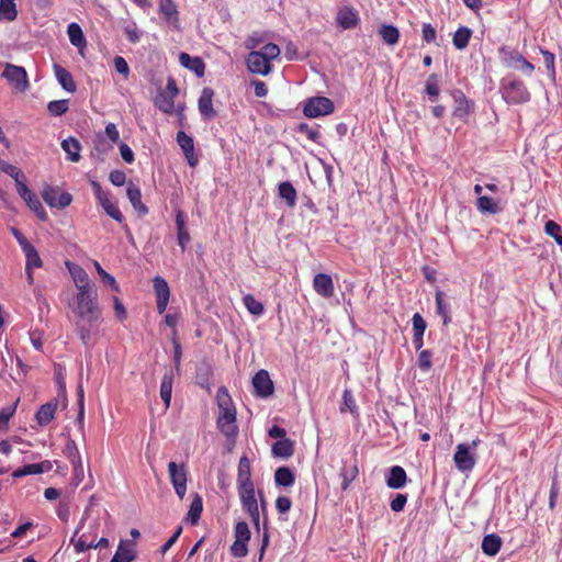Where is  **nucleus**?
Listing matches in <instances>:
<instances>
[{"label":"nucleus","instance_id":"9d476101","mask_svg":"<svg viewBox=\"0 0 562 562\" xmlns=\"http://www.w3.org/2000/svg\"><path fill=\"white\" fill-rule=\"evenodd\" d=\"M168 473L170 476V482L175 488L176 494L180 499H183L187 493V469L184 464L178 465L176 462L171 461L168 464Z\"/></svg>","mask_w":562,"mask_h":562},{"label":"nucleus","instance_id":"f704fd0d","mask_svg":"<svg viewBox=\"0 0 562 562\" xmlns=\"http://www.w3.org/2000/svg\"><path fill=\"white\" fill-rule=\"evenodd\" d=\"M67 34L71 45L75 47L82 49L87 45L86 37L83 32L78 23H70L67 27Z\"/></svg>","mask_w":562,"mask_h":562},{"label":"nucleus","instance_id":"bf43d9fd","mask_svg":"<svg viewBox=\"0 0 562 562\" xmlns=\"http://www.w3.org/2000/svg\"><path fill=\"white\" fill-rule=\"evenodd\" d=\"M431 356L432 355L430 350L425 349L419 351L417 357V366L422 371L427 372L431 369Z\"/></svg>","mask_w":562,"mask_h":562},{"label":"nucleus","instance_id":"6e6d98bb","mask_svg":"<svg viewBox=\"0 0 562 562\" xmlns=\"http://www.w3.org/2000/svg\"><path fill=\"white\" fill-rule=\"evenodd\" d=\"M234 537L236 541L248 543L251 532L246 521H238L234 528Z\"/></svg>","mask_w":562,"mask_h":562},{"label":"nucleus","instance_id":"37998d69","mask_svg":"<svg viewBox=\"0 0 562 562\" xmlns=\"http://www.w3.org/2000/svg\"><path fill=\"white\" fill-rule=\"evenodd\" d=\"M279 195L285 200L288 206L293 207L295 205L297 193L291 182L284 181L279 184Z\"/></svg>","mask_w":562,"mask_h":562},{"label":"nucleus","instance_id":"a18cd8bd","mask_svg":"<svg viewBox=\"0 0 562 562\" xmlns=\"http://www.w3.org/2000/svg\"><path fill=\"white\" fill-rule=\"evenodd\" d=\"M472 31L467 26L459 27L452 38V43L457 49H464L469 45Z\"/></svg>","mask_w":562,"mask_h":562},{"label":"nucleus","instance_id":"5fc2aeb1","mask_svg":"<svg viewBox=\"0 0 562 562\" xmlns=\"http://www.w3.org/2000/svg\"><path fill=\"white\" fill-rule=\"evenodd\" d=\"M425 92L430 97L431 101H435L439 93V76L437 74H431L426 81Z\"/></svg>","mask_w":562,"mask_h":562},{"label":"nucleus","instance_id":"de8ad7c7","mask_svg":"<svg viewBox=\"0 0 562 562\" xmlns=\"http://www.w3.org/2000/svg\"><path fill=\"white\" fill-rule=\"evenodd\" d=\"M24 201L41 221L44 222L47 220V213L35 193L32 192Z\"/></svg>","mask_w":562,"mask_h":562},{"label":"nucleus","instance_id":"c03bdc74","mask_svg":"<svg viewBox=\"0 0 562 562\" xmlns=\"http://www.w3.org/2000/svg\"><path fill=\"white\" fill-rule=\"evenodd\" d=\"M383 42L387 45H395L400 40V31L394 25H381L378 31Z\"/></svg>","mask_w":562,"mask_h":562},{"label":"nucleus","instance_id":"603ef678","mask_svg":"<svg viewBox=\"0 0 562 562\" xmlns=\"http://www.w3.org/2000/svg\"><path fill=\"white\" fill-rule=\"evenodd\" d=\"M203 510V503L202 498L196 494L194 499L191 502L189 512H188V519L191 522V525H196L201 514Z\"/></svg>","mask_w":562,"mask_h":562},{"label":"nucleus","instance_id":"680f3d73","mask_svg":"<svg viewBox=\"0 0 562 562\" xmlns=\"http://www.w3.org/2000/svg\"><path fill=\"white\" fill-rule=\"evenodd\" d=\"M95 266V269L99 273V276L101 277V280L109 286L112 288V290L114 291H119V285L116 283V280L113 276H111L110 273H108L101 266L99 262H95L94 263Z\"/></svg>","mask_w":562,"mask_h":562},{"label":"nucleus","instance_id":"c85d7f7f","mask_svg":"<svg viewBox=\"0 0 562 562\" xmlns=\"http://www.w3.org/2000/svg\"><path fill=\"white\" fill-rule=\"evenodd\" d=\"M54 72L57 81L67 92L72 93L76 91V83L72 75L66 68L58 64H54Z\"/></svg>","mask_w":562,"mask_h":562},{"label":"nucleus","instance_id":"6e6552de","mask_svg":"<svg viewBox=\"0 0 562 562\" xmlns=\"http://www.w3.org/2000/svg\"><path fill=\"white\" fill-rule=\"evenodd\" d=\"M2 77L20 92H25L30 85L26 70L13 64H7Z\"/></svg>","mask_w":562,"mask_h":562},{"label":"nucleus","instance_id":"f257e3e1","mask_svg":"<svg viewBox=\"0 0 562 562\" xmlns=\"http://www.w3.org/2000/svg\"><path fill=\"white\" fill-rule=\"evenodd\" d=\"M70 307L77 317L76 329L81 342L85 346H92L93 336L102 321L97 289L78 291Z\"/></svg>","mask_w":562,"mask_h":562},{"label":"nucleus","instance_id":"09e8293b","mask_svg":"<svg viewBox=\"0 0 562 562\" xmlns=\"http://www.w3.org/2000/svg\"><path fill=\"white\" fill-rule=\"evenodd\" d=\"M63 452H64V456L69 460L71 465L82 462L81 454H80L77 443L74 439H71V438L67 439V442L65 445Z\"/></svg>","mask_w":562,"mask_h":562},{"label":"nucleus","instance_id":"4be33fe9","mask_svg":"<svg viewBox=\"0 0 562 562\" xmlns=\"http://www.w3.org/2000/svg\"><path fill=\"white\" fill-rule=\"evenodd\" d=\"M58 398H54L43 405L35 413V419L41 427L47 426L55 417L58 408Z\"/></svg>","mask_w":562,"mask_h":562},{"label":"nucleus","instance_id":"13d9d810","mask_svg":"<svg viewBox=\"0 0 562 562\" xmlns=\"http://www.w3.org/2000/svg\"><path fill=\"white\" fill-rule=\"evenodd\" d=\"M544 232L552 237L558 245L562 246V235H560L561 226L558 223L548 221L544 225Z\"/></svg>","mask_w":562,"mask_h":562},{"label":"nucleus","instance_id":"7ed1b4c3","mask_svg":"<svg viewBox=\"0 0 562 562\" xmlns=\"http://www.w3.org/2000/svg\"><path fill=\"white\" fill-rule=\"evenodd\" d=\"M499 91L502 98L508 104H524L530 101L531 94L522 80L507 77L501 81Z\"/></svg>","mask_w":562,"mask_h":562},{"label":"nucleus","instance_id":"5701e85b","mask_svg":"<svg viewBox=\"0 0 562 562\" xmlns=\"http://www.w3.org/2000/svg\"><path fill=\"white\" fill-rule=\"evenodd\" d=\"M135 559V542L133 540H121L117 550L110 562H133Z\"/></svg>","mask_w":562,"mask_h":562},{"label":"nucleus","instance_id":"ddd939ff","mask_svg":"<svg viewBox=\"0 0 562 562\" xmlns=\"http://www.w3.org/2000/svg\"><path fill=\"white\" fill-rule=\"evenodd\" d=\"M215 92L210 87H204L198 100V108L204 120H211L217 116V111L213 108V98Z\"/></svg>","mask_w":562,"mask_h":562},{"label":"nucleus","instance_id":"8fccbe9b","mask_svg":"<svg viewBox=\"0 0 562 562\" xmlns=\"http://www.w3.org/2000/svg\"><path fill=\"white\" fill-rule=\"evenodd\" d=\"M435 300H436L437 314L442 317V321H443L442 323L445 326H447L451 322V316L449 313L448 305L445 303V300H443V292L437 291L436 295H435Z\"/></svg>","mask_w":562,"mask_h":562},{"label":"nucleus","instance_id":"f03ea898","mask_svg":"<svg viewBox=\"0 0 562 562\" xmlns=\"http://www.w3.org/2000/svg\"><path fill=\"white\" fill-rule=\"evenodd\" d=\"M216 403L218 406L216 426L227 439L235 440L238 435L237 412L226 386L218 387Z\"/></svg>","mask_w":562,"mask_h":562},{"label":"nucleus","instance_id":"f8f14e48","mask_svg":"<svg viewBox=\"0 0 562 562\" xmlns=\"http://www.w3.org/2000/svg\"><path fill=\"white\" fill-rule=\"evenodd\" d=\"M451 95L454 101L453 117L464 123L468 122L470 114L473 112L474 102L469 100L461 90H453Z\"/></svg>","mask_w":562,"mask_h":562},{"label":"nucleus","instance_id":"e2e57ef3","mask_svg":"<svg viewBox=\"0 0 562 562\" xmlns=\"http://www.w3.org/2000/svg\"><path fill=\"white\" fill-rule=\"evenodd\" d=\"M560 494V485L558 480V474H554L552 477L550 495H549V508L553 510L557 506V499Z\"/></svg>","mask_w":562,"mask_h":562},{"label":"nucleus","instance_id":"864d4df0","mask_svg":"<svg viewBox=\"0 0 562 562\" xmlns=\"http://www.w3.org/2000/svg\"><path fill=\"white\" fill-rule=\"evenodd\" d=\"M47 110L53 116H60L69 110V100H54L48 102Z\"/></svg>","mask_w":562,"mask_h":562},{"label":"nucleus","instance_id":"0eeeda50","mask_svg":"<svg viewBox=\"0 0 562 562\" xmlns=\"http://www.w3.org/2000/svg\"><path fill=\"white\" fill-rule=\"evenodd\" d=\"M42 198L49 207L65 209L72 202V195L60 191L58 187L46 186L42 190Z\"/></svg>","mask_w":562,"mask_h":562},{"label":"nucleus","instance_id":"4c0bfd02","mask_svg":"<svg viewBox=\"0 0 562 562\" xmlns=\"http://www.w3.org/2000/svg\"><path fill=\"white\" fill-rule=\"evenodd\" d=\"M155 106L165 114H172L175 111V99L170 94H166L165 92H159L155 100Z\"/></svg>","mask_w":562,"mask_h":562},{"label":"nucleus","instance_id":"39448f33","mask_svg":"<svg viewBox=\"0 0 562 562\" xmlns=\"http://www.w3.org/2000/svg\"><path fill=\"white\" fill-rule=\"evenodd\" d=\"M335 110L334 102L326 97H314L306 100L303 108L305 116L314 119L331 114Z\"/></svg>","mask_w":562,"mask_h":562},{"label":"nucleus","instance_id":"79ce46f5","mask_svg":"<svg viewBox=\"0 0 562 562\" xmlns=\"http://www.w3.org/2000/svg\"><path fill=\"white\" fill-rule=\"evenodd\" d=\"M16 16L15 0H0V21L12 22Z\"/></svg>","mask_w":562,"mask_h":562},{"label":"nucleus","instance_id":"2f4dec72","mask_svg":"<svg viewBox=\"0 0 562 562\" xmlns=\"http://www.w3.org/2000/svg\"><path fill=\"white\" fill-rule=\"evenodd\" d=\"M176 225H177V239L178 244L182 250L186 249L187 245L190 243V234L186 227V220L183 213L179 211L176 216Z\"/></svg>","mask_w":562,"mask_h":562},{"label":"nucleus","instance_id":"7c9ffc66","mask_svg":"<svg viewBox=\"0 0 562 562\" xmlns=\"http://www.w3.org/2000/svg\"><path fill=\"white\" fill-rule=\"evenodd\" d=\"M212 375L213 369L211 364L203 362L196 368L195 382L201 387L210 391Z\"/></svg>","mask_w":562,"mask_h":562},{"label":"nucleus","instance_id":"052dcab7","mask_svg":"<svg viewBox=\"0 0 562 562\" xmlns=\"http://www.w3.org/2000/svg\"><path fill=\"white\" fill-rule=\"evenodd\" d=\"M113 63H114L115 70L120 75H122L124 80H127L130 78L131 70H130V66H128L127 61L125 60V58L122 56H116V57H114Z\"/></svg>","mask_w":562,"mask_h":562},{"label":"nucleus","instance_id":"473e14b6","mask_svg":"<svg viewBox=\"0 0 562 562\" xmlns=\"http://www.w3.org/2000/svg\"><path fill=\"white\" fill-rule=\"evenodd\" d=\"M272 454L274 457H280L283 459H288L294 453V445L291 439L284 438L282 440H278L272 445Z\"/></svg>","mask_w":562,"mask_h":562},{"label":"nucleus","instance_id":"774afa93","mask_svg":"<svg viewBox=\"0 0 562 562\" xmlns=\"http://www.w3.org/2000/svg\"><path fill=\"white\" fill-rule=\"evenodd\" d=\"M299 132L305 134L307 136V138L313 140V142H316L319 138V136H321V133H319V131L317 128L311 127L306 123H301L299 125Z\"/></svg>","mask_w":562,"mask_h":562},{"label":"nucleus","instance_id":"49530a36","mask_svg":"<svg viewBox=\"0 0 562 562\" xmlns=\"http://www.w3.org/2000/svg\"><path fill=\"white\" fill-rule=\"evenodd\" d=\"M243 303L251 315L261 316L265 313L263 304L250 293L243 296Z\"/></svg>","mask_w":562,"mask_h":562},{"label":"nucleus","instance_id":"20e7f679","mask_svg":"<svg viewBox=\"0 0 562 562\" xmlns=\"http://www.w3.org/2000/svg\"><path fill=\"white\" fill-rule=\"evenodd\" d=\"M499 55L503 65L508 68L520 70L528 76L535 70V66L517 50L503 47L499 49Z\"/></svg>","mask_w":562,"mask_h":562},{"label":"nucleus","instance_id":"a878e982","mask_svg":"<svg viewBox=\"0 0 562 562\" xmlns=\"http://www.w3.org/2000/svg\"><path fill=\"white\" fill-rule=\"evenodd\" d=\"M52 469V463L49 461H43L41 463H32L26 464L21 468H18L13 473V479H20L26 475H34L47 472Z\"/></svg>","mask_w":562,"mask_h":562},{"label":"nucleus","instance_id":"cd10ccee","mask_svg":"<svg viewBox=\"0 0 562 562\" xmlns=\"http://www.w3.org/2000/svg\"><path fill=\"white\" fill-rule=\"evenodd\" d=\"M407 482L406 471L400 465H393L390 469L389 476L386 479V485L390 488L398 490L405 486Z\"/></svg>","mask_w":562,"mask_h":562},{"label":"nucleus","instance_id":"c756f323","mask_svg":"<svg viewBox=\"0 0 562 562\" xmlns=\"http://www.w3.org/2000/svg\"><path fill=\"white\" fill-rule=\"evenodd\" d=\"M482 551L488 557L496 555L502 548V539L496 533L486 535L482 540Z\"/></svg>","mask_w":562,"mask_h":562},{"label":"nucleus","instance_id":"9b49d317","mask_svg":"<svg viewBox=\"0 0 562 562\" xmlns=\"http://www.w3.org/2000/svg\"><path fill=\"white\" fill-rule=\"evenodd\" d=\"M456 468L460 472H470L474 469L476 459L474 452H471V446L459 443L453 456Z\"/></svg>","mask_w":562,"mask_h":562},{"label":"nucleus","instance_id":"4468645a","mask_svg":"<svg viewBox=\"0 0 562 562\" xmlns=\"http://www.w3.org/2000/svg\"><path fill=\"white\" fill-rule=\"evenodd\" d=\"M66 267L68 268L69 273L75 282L77 292L83 291V290L97 289L94 282H92L89 279L88 273L86 272V270L82 267H80L74 262H70V261H66Z\"/></svg>","mask_w":562,"mask_h":562},{"label":"nucleus","instance_id":"1a4fd4ad","mask_svg":"<svg viewBox=\"0 0 562 562\" xmlns=\"http://www.w3.org/2000/svg\"><path fill=\"white\" fill-rule=\"evenodd\" d=\"M238 494L240 497L243 508L248 512L255 528L259 530L260 515L258 502L255 496V487L238 488Z\"/></svg>","mask_w":562,"mask_h":562},{"label":"nucleus","instance_id":"aec40b11","mask_svg":"<svg viewBox=\"0 0 562 562\" xmlns=\"http://www.w3.org/2000/svg\"><path fill=\"white\" fill-rule=\"evenodd\" d=\"M314 291L323 297H331L335 292L334 282L329 274L317 273L313 280Z\"/></svg>","mask_w":562,"mask_h":562},{"label":"nucleus","instance_id":"2eb2a0df","mask_svg":"<svg viewBox=\"0 0 562 562\" xmlns=\"http://www.w3.org/2000/svg\"><path fill=\"white\" fill-rule=\"evenodd\" d=\"M79 529L76 530L74 537L71 538L70 542L75 547V551L77 553H81L87 551L91 548H108L109 547V540L106 538H101L97 543H94V540L97 538V532H93L91 539L88 537L87 533H82L77 540L75 537L77 536Z\"/></svg>","mask_w":562,"mask_h":562},{"label":"nucleus","instance_id":"338daca9","mask_svg":"<svg viewBox=\"0 0 562 562\" xmlns=\"http://www.w3.org/2000/svg\"><path fill=\"white\" fill-rule=\"evenodd\" d=\"M229 550L233 557L244 558L248 554V543L235 540Z\"/></svg>","mask_w":562,"mask_h":562},{"label":"nucleus","instance_id":"6ab92c4d","mask_svg":"<svg viewBox=\"0 0 562 562\" xmlns=\"http://www.w3.org/2000/svg\"><path fill=\"white\" fill-rule=\"evenodd\" d=\"M252 385L257 395L268 397L273 394V382L268 371L259 370L252 378Z\"/></svg>","mask_w":562,"mask_h":562},{"label":"nucleus","instance_id":"69168bd1","mask_svg":"<svg viewBox=\"0 0 562 562\" xmlns=\"http://www.w3.org/2000/svg\"><path fill=\"white\" fill-rule=\"evenodd\" d=\"M260 52H261V55H263V57H266L268 61H271V60L278 58V56L280 55V48L274 43H268L267 45H265L262 47V49Z\"/></svg>","mask_w":562,"mask_h":562},{"label":"nucleus","instance_id":"a19ab883","mask_svg":"<svg viewBox=\"0 0 562 562\" xmlns=\"http://www.w3.org/2000/svg\"><path fill=\"white\" fill-rule=\"evenodd\" d=\"M359 469L357 465V460L355 459L353 463L350 467H347V463L344 462V468L340 471V477H341V488L346 491L350 483L358 476Z\"/></svg>","mask_w":562,"mask_h":562},{"label":"nucleus","instance_id":"412c9836","mask_svg":"<svg viewBox=\"0 0 562 562\" xmlns=\"http://www.w3.org/2000/svg\"><path fill=\"white\" fill-rule=\"evenodd\" d=\"M179 63L183 68H187L195 74L196 77L202 78L205 74V63L199 56L192 57L188 53H180Z\"/></svg>","mask_w":562,"mask_h":562},{"label":"nucleus","instance_id":"0e129e2a","mask_svg":"<svg viewBox=\"0 0 562 562\" xmlns=\"http://www.w3.org/2000/svg\"><path fill=\"white\" fill-rule=\"evenodd\" d=\"M413 322V335H423L425 334L427 324L423 316L419 313H415L412 318Z\"/></svg>","mask_w":562,"mask_h":562},{"label":"nucleus","instance_id":"f3484780","mask_svg":"<svg viewBox=\"0 0 562 562\" xmlns=\"http://www.w3.org/2000/svg\"><path fill=\"white\" fill-rule=\"evenodd\" d=\"M154 290L156 294L157 311L159 314L165 313L170 299V290L167 281L162 277L154 278Z\"/></svg>","mask_w":562,"mask_h":562},{"label":"nucleus","instance_id":"dca6fc26","mask_svg":"<svg viewBox=\"0 0 562 562\" xmlns=\"http://www.w3.org/2000/svg\"><path fill=\"white\" fill-rule=\"evenodd\" d=\"M177 143L180 146L183 155L190 167H195L199 162V157L195 154L194 140L183 131L177 133Z\"/></svg>","mask_w":562,"mask_h":562},{"label":"nucleus","instance_id":"58836bf2","mask_svg":"<svg viewBox=\"0 0 562 562\" xmlns=\"http://www.w3.org/2000/svg\"><path fill=\"white\" fill-rule=\"evenodd\" d=\"M476 209L479 212L483 214H497L502 211V207L498 205V202L486 195L477 198Z\"/></svg>","mask_w":562,"mask_h":562},{"label":"nucleus","instance_id":"ea45409f","mask_svg":"<svg viewBox=\"0 0 562 562\" xmlns=\"http://www.w3.org/2000/svg\"><path fill=\"white\" fill-rule=\"evenodd\" d=\"M22 250L26 259L25 270H33L35 268H41L43 266V261L38 255V251L32 244L27 245Z\"/></svg>","mask_w":562,"mask_h":562},{"label":"nucleus","instance_id":"4d7b16f0","mask_svg":"<svg viewBox=\"0 0 562 562\" xmlns=\"http://www.w3.org/2000/svg\"><path fill=\"white\" fill-rule=\"evenodd\" d=\"M540 53L543 57V63L547 68L549 77L554 80L555 76H557L554 54L544 48H541V47H540Z\"/></svg>","mask_w":562,"mask_h":562},{"label":"nucleus","instance_id":"c9c22d12","mask_svg":"<svg viewBox=\"0 0 562 562\" xmlns=\"http://www.w3.org/2000/svg\"><path fill=\"white\" fill-rule=\"evenodd\" d=\"M173 385V373L172 371L165 372L161 384H160V397L165 403L166 407L170 406L171 395Z\"/></svg>","mask_w":562,"mask_h":562},{"label":"nucleus","instance_id":"e433bc0d","mask_svg":"<svg viewBox=\"0 0 562 562\" xmlns=\"http://www.w3.org/2000/svg\"><path fill=\"white\" fill-rule=\"evenodd\" d=\"M274 482L279 486L289 487L295 482L293 471L288 467H280L274 472Z\"/></svg>","mask_w":562,"mask_h":562},{"label":"nucleus","instance_id":"72a5a7b5","mask_svg":"<svg viewBox=\"0 0 562 562\" xmlns=\"http://www.w3.org/2000/svg\"><path fill=\"white\" fill-rule=\"evenodd\" d=\"M61 148L66 151L68 159L72 162L80 160L81 145L75 137H68L61 142Z\"/></svg>","mask_w":562,"mask_h":562},{"label":"nucleus","instance_id":"423d86ee","mask_svg":"<svg viewBox=\"0 0 562 562\" xmlns=\"http://www.w3.org/2000/svg\"><path fill=\"white\" fill-rule=\"evenodd\" d=\"M90 183L95 199L101 204L105 213L116 222L122 223L124 221V216L117 205L111 201L109 192L104 191L101 184L95 180H92Z\"/></svg>","mask_w":562,"mask_h":562},{"label":"nucleus","instance_id":"b1692460","mask_svg":"<svg viewBox=\"0 0 562 562\" xmlns=\"http://www.w3.org/2000/svg\"><path fill=\"white\" fill-rule=\"evenodd\" d=\"M237 484L238 488L254 487V483L251 481V465L247 456H241L239 459Z\"/></svg>","mask_w":562,"mask_h":562},{"label":"nucleus","instance_id":"393cba45","mask_svg":"<svg viewBox=\"0 0 562 562\" xmlns=\"http://www.w3.org/2000/svg\"><path fill=\"white\" fill-rule=\"evenodd\" d=\"M336 21L340 27L344 30H349L356 27L359 24L360 18L355 9L350 7H344L338 11Z\"/></svg>","mask_w":562,"mask_h":562},{"label":"nucleus","instance_id":"3c124183","mask_svg":"<svg viewBox=\"0 0 562 562\" xmlns=\"http://www.w3.org/2000/svg\"><path fill=\"white\" fill-rule=\"evenodd\" d=\"M159 10L167 21L178 20V10L172 0H159Z\"/></svg>","mask_w":562,"mask_h":562},{"label":"nucleus","instance_id":"a211bd4d","mask_svg":"<svg viewBox=\"0 0 562 562\" xmlns=\"http://www.w3.org/2000/svg\"><path fill=\"white\" fill-rule=\"evenodd\" d=\"M246 63L248 70L252 74L266 76L271 71V64L261 55V52H250L246 58Z\"/></svg>","mask_w":562,"mask_h":562},{"label":"nucleus","instance_id":"bb28decb","mask_svg":"<svg viewBox=\"0 0 562 562\" xmlns=\"http://www.w3.org/2000/svg\"><path fill=\"white\" fill-rule=\"evenodd\" d=\"M126 194H127V198H128L131 204L133 205L134 210L137 211L139 215L144 216V215L148 214L149 210L142 202V192L137 186L130 182L127 190H126Z\"/></svg>","mask_w":562,"mask_h":562}]
</instances>
